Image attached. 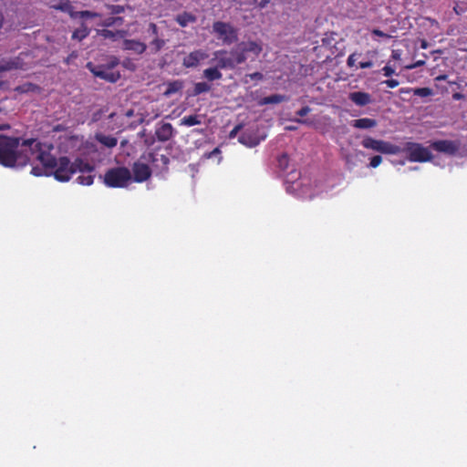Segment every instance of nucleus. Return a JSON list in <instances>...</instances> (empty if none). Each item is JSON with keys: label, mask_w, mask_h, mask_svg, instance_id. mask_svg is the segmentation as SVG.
I'll return each mask as SVG.
<instances>
[{"label": "nucleus", "mask_w": 467, "mask_h": 467, "mask_svg": "<svg viewBox=\"0 0 467 467\" xmlns=\"http://www.w3.org/2000/svg\"><path fill=\"white\" fill-rule=\"evenodd\" d=\"M87 67L95 77L104 79L110 83H115L120 78L119 72L112 70L107 65L96 66L93 63L88 62L87 64Z\"/></svg>", "instance_id": "0eeeda50"}, {"label": "nucleus", "mask_w": 467, "mask_h": 467, "mask_svg": "<svg viewBox=\"0 0 467 467\" xmlns=\"http://www.w3.org/2000/svg\"><path fill=\"white\" fill-rule=\"evenodd\" d=\"M348 99L351 102L359 107L367 106L372 102L371 95L363 91L350 92Z\"/></svg>", "instance_id": "f8f14e48"}, {"label": "nucleus", "mask_w": 467, "mask_h": 467, "mask_svg": "<svg viewBox=\"0 0 467 467\" xmlns=\"http://www.w3.org/2000/svg\"><path fill=\"white\" fill-rule=\"evenodd\" d=\"M372 67H373V62L371 60L361 61L358 64V67H360V68H370Z\"/></svg>", "instance_id": "09e8293b"}, {"label": "nucleus", "mask_w": 467, "mask_h": 467, "mask_svg": "<svg viewBox=\"0 0 467 467\" xmlns=\"http://www.w3.org/2000/svg\"><path fill=\"white\" fill-rule=\"evenodd\" d=\"M424 61L423 60H419L417 62H415L412 66H408L407 67L408 68H415V67H420V66H423L424 65Z\"/></svg>", "instance_id": "864d4df0"}, {"label": "nucleus", "mask_w": 467, "mask_h": 467, "mask_svg": "<svg viewBox=\"0 0 467 467\" xmlns=\"http://www.w3.org/2000/svg\"><path fill=\"white\" fill-rule=\"evenodd\" d=\"M335 33H331L330 35L326 34V36L322 38V45L327 47H332L336 44V39L334 38Z\"/></svg>", "instance_id": "4c0bfd02"}, {"label": "nucleus", "mask_w": 467, "mask_h": 467, "mask_svg": "<svg viewBox=\"0 0 467 467\" xmlns=\"http://www.w3.org/2000/svg\"><path fill=\"white\" fill-rule=\"evenodd\" d=\"M212 88L211 85L206 82H198L194 84L193 87V95L197 96L202 93H205L210 91Z\"/></svg>", "instance_id": "c85d7f7f"}, {"label": "nucleus", "mask_w": 467, "mask_h": 467, "mask_svg": "<svg viewBox=\"0 0 467 467\" xmlns=\"http://www.w3.org/2000/svg\"><path fill=\"white\" fill-rule=\"evenodd\" d=\"M23 148L19 138L0 135V164L8 168L26 166L28 156Z\"/></svg>", "instance_id": "f03ea898"}, {"label": "nucleus", "mask_w": 467, "mask_h": 467, "mask_svg": "<svg viewBox=\"0 0 467 467\" xmlns=\"http://www.w3.org/2000/svg\"><path fill=\"white\" fill-rule=\"evenodd\" d=\"M23 146V150L28 156V163L36 161L42 166H34L32 168L31 173L35 176L53 174L56 180L67 182L76 172L90 173L95 170L92 164L79 158L76 159L73 162H70L67 157L56 159L51 154L54 146L42 143L36 139L24 140Z\"/></svg>", "instance_id": "f257e3e1"}, {"label": "nucleus", "mask_w": 467, "mask_h": 467, "mask_svg": "<svg viewBox=\"0 0 467 467\" xmlns=\"http://www.w3.org/2000/svg\"><path fill=\"white\" fill-rule=\"evenodd\" d=\"M240 44L244 55H246L247 57L250 54H252L254 57H257L263 51L262 45L255 41H243Z\"/></svg>", "instance_id": "2eb2a0df"}, {"label": "nucleus", "mask_w": 467, "mask_h": 467, "mask_svg": "<svg viewBox=\"0 0 467 467\" xmlns=\"http://www.w3.org/2000/svg\"><path fill=\"white\" fill-rule=\"evenodd\" d=\"M24 67L23 59L20 57L3 60L0 63V73L9 71L12 69H21Z\"/></svg>", "instance_id": "dca6fc26"}, {"label": "nucleus", "mask_w": 467, "mask_h": 467, "mask_svg": "<svg viewBox=\"0 0 467 467\" xmlns=\"http://www.w3.org/2000/svg\"><path fill=\"white\" fill-rule=\"evenodd\" d=\"M119 64V58H117L116 57H112L110 58V60L109 61V63L107 64V66H108L109 67H110V68L113 70V68H114L116 66H118Z\"/></svg>", "instance_id": "49530a36"}, {"label": "nucleus", "mask_w": 467, "mask_h": 467, "mask_svg": "<svg viewBox=\"0 0 467 467\" xmlns=\"http://www.w3.org/2000/svg\"><path fill=\"white\" fill-rule=\"evenodd\" d=\"M101 15L97 12H92L89 10H84V11H72V14H70V17L72 18H95V17H100Z\"/></svg>", "instance_id": "a878e982"}, {"label": "nucleus", "mask_w": 467, "mask_h": 467, "mask_svg": "<svg viewBox=\"0 0 467 467\" xmlns=\"http://www.w3.org/2000/svg\"><path fill=\"white\" fill-rule=\"evenodd\" d=\"M131 181L130 171L126 167L109 169L104 174V183L109 188H123Z\"/></svg>", "instance_id": "7ed1b4c3"}, {"label": "nucleus", "mask_w": 467, "mask_h": 467, "mask_svg": "<svg viewBox=\"0 0 467 467\" xmlns=\"http://www.w3.org/2000/svg\"><path fill=\"white\" fill-rule=\"evenodd\" d=\"M372 35L374 36H380V37H385V38H389L390 36L384 33L383 31L379 30V29H373L372 30Z\"/></svg>", "instance_id": "de8ad7c7"}, {"label": "nucleus", "mask_w": 467, "mask_h": 467, "mask_svg": "<svg viewBox=\"0 0 467 467\" xmlns=\"http://www.w3.org/2000/svg\"><path fill=\"white\" fill-rule=\"evenodd\" d=\"M401 57V51L399 49H394L391 52V58L393 60H400Z\"/></svg>", "instance_id": "3c124183"}, {"label": "nucleus", "mask_w": 467, "mask_h": 467, "mask_svg": "<svg viewBox=\"0 0 467 467\" xmlns=\"http://www.w3.org/2000/svg\"><path fill=\"white\" fill-rule=\"evenodd\" d=\"M412 93L415 96L424 98V97H429V96L432 95V89L430 88H413Z\"/></svg>", "instance_id": "f704fd0d"}, {"label": "nucleus", "mask_w": 467, "mask_h": 467, "mask_svg": "<svg viewBox=\"0 0 467 467\" xmlns=\"http://www.w3.org/2000/svg\"><path fill=\"white\" fill-rule=\"evenodd\" d=\"M383 83L388 87V88H394L396 87L399 86L400 82L397 80V79H387L385 81H383Z\"/></svg>", "instance_id": "a18cd8bd"}, {"label": "nucleus", "mask_w": 467, "mask_h": 467, "mask_svg": "<svg viewBox=\"0 0 467 467\" xmlns=\"http://www.w3.org/2000/svg\"><path fill=\"white\" fill-rule=\"evenodd\" d=\"M447 75H440L435 79L438 81L446 80Z\"/></svg>", "instance_id": "bf43d9fd"}, {"label": "nucleus", "mask_w": 467, "mask_h": 467, "mask_svg": "<svg viewBox=\"0 0 467 467\" xmlns=\"http://www.w3.org/2000/svg\"><path fill=\"white\" fill-rule=\"evenodd\" d=\"M401 152L407 153V158L411 162H426L432 160L431 150L417 142H407Z\"/></svg>", "instance_id": "39448f33"}, {"label": "nucleus", "mask_w": 467, "mask_h": 467, "mask_svg": "<svg viewBox=\"0 0 467 467\" xmlns=\"http://www.w3.org/2000/svg\"><path fill=\"white\" fill-rule=\"evenodd\" d=\"M197 17L190 12H182L175 16V21L182 26L185 27L190 24L195 23Z\"/></svg>", "instance_id": "412c9836"}, {"label": "nucleus", "mask_w": 467, "mask_h": 467, "mask_svg": "<svg viewBox=\"0 0 467 467\" xmlns=\"http://www.w3.org/2000/svg\"><path fill=\"white\" fill-rule=\"evenodd\" d=\"M203 77L209 81L219 80L223 78L220 68L215 65L203 70Z\"/></svg>", "instance_id": "4be33fe9"}, {"label": "nucleus", "mask_w": 467, "mask_h": 467, "mask_svg": "<svg viewBox=\"0 0 467 467\" xmlns=\"http://www.w3.org/2000/svg\"><path fill=\"white\" fill-rule=\"evenodd\" d=\"M212 61H215V65L220 69H234L235 67L232 60L231 54H229L225 49L215 51Z\"/></svg>", "instance_id": "9d476101"}, {"label": "nucleus", "mask_w": 467, "mask_h": 467, "mask_svg": "<svg viewBox=\"0 0 467 467\" xmlns=\"http://www.w3.org/2000/svg\"><path fill=\"white\" fill-rule=\"evenodd\" d=\"M213 33L223 44L230 46L238 39L237 29L230 23L215 21L213 24Z\"/></svg>", "instance_id": "20e7f679"}, {"label": "nucleus", "mask_w": 467, "mask_h": 467, "mask_svg": "<svg viewBox=\"0 0 467 467\" xmlns=\"http://www.w3.org/2000/svg\"><path fill=\"white\" fill-rule=\"evenodd\" d=\"M148 37L156 36L159 35V28L155 23H150L147 28Z\"/></svg>", "instance_id": "58836bf2"}, {"label": "nucleus", "mask_w": 467, "mask_h": 467, "mask_svg": "<svg viewBox=\"0 0 467 467\" xmlns=\"http://www.w3.org/2000/svg\"><path fill=\"white\" fill-rule=\"evenodd\" d=\"M285 190L287 192H291V189H292V185L291 183L287 181V180H285Z\"/></svg>", "instance_id": "5fc2aeb1"}, {"label": "nucleus", "mask_w": 467, "mask_h": 467, "mask_svg": "<svg viewBox=\"0 0 467 467\" xmlns=\"http://www.w3.org/2000/svg\"><path fill=\"white\" fill-rule=\"evenodd\" d=\"M361 145L365 149L372 150L383 154H400L402 151L401 147L398 145L382 140H376L368 136L363 139Z\"/></svg>", "instance_id": "423d86ee"}, {"label": "nucleus", "mask_w": 467, "mask_h": 467, "mask_svg": "<svg viewBox=\"0 0 467 467\" xmlns=\"http://www.w3.org/2000/svg\"><path fill=\"white\" fill-rule=\"evenodd\" d=\"M77 181L79 184L81 185H86V186H89L93 183L94 182V176L91 175V174H88V175H79L78 178H77Z\"/></svg>", "instance_id": "c9c22d12"}, {"label": "nucleus", "mask_w": 467, "mask_h": 467, "mask_svg": "<svg viewBox=\"0 0 467 467\" xmlns=\"http://www.w3.org/2000/svg\"><path fill=\"white\" fill-rule=\"evenodd\" d=\"M96 140L102 145L108 148H113L117 145L118 140L117 138L109 135L98 134L96 135Z\"/></svg>", "instance_id": "b1692460"}, {"label": "nucleus", "mask_w": 467, "mask_h": 467, "mask_svg": "<svg viewBox=\"0 0 467 467\" xmlns=\"http://www.w3.org/2000/svg\"><path fill=\"white\" fill-rule=\"evenodd\" d=\"M133 180L136 182H143L151 176V170L146 163L136 161L132 165Z\"/></svg>", "instance_id": "9b49d317"}, {"label": "nucleus", "mask_w": 467, "mask_h": 467, "mask_svg": "<svg viewBox=\"0 0 467 467\" xmlns=\"http://www.w3.org/2000/svg\"><path fill=\"white\" fill-rule=\"evenodd\" d=\"M48 5L52 9L67 13L69 16L73 11V6L69 0H51Z\"/></svg>", "instance_id": "f3484780"}, {"label": "nucleus", "mask_w": 467, "mask_h": 467, "mask_svg": "<svg viewBox=\"0 0 467 467\" xmlns=\"http://www.w3.org/2000/svg\"><path fill=\"white\" fill-rule=\"evenodd\" d=\"M89 34V29L82 24L80 27L77 28L72 34V39H76L78 41L86 38Z\"/></svg>", "instance_id": "bb28decb"}, {"label": "nucleus", "mask_w": 467, "mask_h": 467, "mask_svg": "<svg viewBox=\"0 0 467 467\" xmlns=\"http://www.w3.org/2000/svg\"><path fill=\"white\" fill-rule=\"evenodd\" d=\"M182 82H180L178 80L169 82L167 89L165 91V95H171L175 92H178L180 89H182Z\"/></svg>", "instance_id": "473e14b6"}, {"label": "nucleus", "mask_w": 467, "mask_h": 467, "mask_svg": "<svg viewBox=\"0 0 467 467\" xmlns=\"http://www.w3.org/2000/svg\"><path fill=\"white\" fill-rule=\"evenodd\" d=\"M163 159L165 160V162L168 161V158L163 156Z\"/></svg>", "instance_id": "680f3d73"}, {"label": "nucleus", "mask_w": 467, "mask_h": 467, "mask_svg": "<svg viewBox=\"0 0 467 467\" xmlns=\"http://www.w3.org/2000/svg\"><path fill=\"white\" fill-rule=\"evenodd\" d=\"M431 147L436 151L453 156L459 151L461 142L458 140H441L433 141Z\"/></svg>", "instance_id": "6e6552de"}, {"label": "nucleus", "mask_w": 467, "mask_h": 467, "mask_svg": "<svg viewBox=\"0 0 467 467\" xmlns=\"http://www.w3.org/2000/svg\"><path fill=\"white\" fill-rule=\"evenodd\" d=\"M173 127L169 122L161 123L155 130V136L159 141L165 142L173 136Z\"/></svg>", "instance_id": "ddd939ff"}, {"label": "nucleus", "mask_w": 467, "mask_h": 467, "mask_svg": "<svg viewBox=\"0 0 467 467\" xmlns=\"http://www.w3.org/2000/svg\"><path fill=\"white\" fill-rule=\"evenodd\" d=\"M310 111V109L308 107H304L301 109H299L296 114L300 117L306 116Z\"/></svg>", "instance_id": "603ef678"}, {"label": "nucleus", "mask_w": 467, "mask_h": 467, "mask_svg": "<svg viewBox=\"0 0 467 467\" xmlns=\"http://www.w3.org/2000/svg\"><path fill=\"white\" fill-rule=\"evenodd\" d=\"M382 72H383V75L385 77H390L392 76L394 73H395V69L389 66V64H387L383 68H382Z\"/></svg>", "instance_id": "c03bdc74"}, {"label": "nucleus", "mask_w": 467, "mask_h": 467, "mask_svg": "<svg viewBox=\"0 0 467 467\" xmlns=\"http://www.w3.org/2000/svg\"><path fill=\"white\" fill-rule=\"evenodd\" d=\"M201 123H202V116L201 115L184 116L180 120V125L186 126V127L200 125Z\"/></svg>", "instance_id": "5701e85b"}, {"label": "nucleus", "mask_w": 467, "mask_h": 467, "mask_svg": "<svg viewBox=\"0 0 467 467\" xmlns=\"http://www.w3.org/2000/svg\"><path fill=\"white\" fill-rule=\"evenodd\" d=\"M40 87L34 84V83H31V82H26V83H24L22 85H19L17 86L15 90L18 93H21V94H24V93H30V92H39L40 91Z\"/></svg>", "instance_id": "393cba45"}, {"label": "nucleus", "mask_w": 467, "mask_h": 467, "mask_svg": "<svg viewBox=\"0 0 467 467\" xmlns=\"http://www.w3.org/2000/svg\"><path fill=\"white\" fill-rule=\"evenodd\" d=\"M420 47L423 48V49H426L428 47V42L426 40H421L420 41Z\"/></svg>", "instance_id": "13d9d810"}, {"label": "nucleus", "mask_w": 467, "mask_h": 467, "mask_svg": "<svg viewBox=\"0 0 467 467\" xmlns=\"http://www.w3.org/2000/svg\"><path fill=\"white\" fill-rule=\"evenodd\" d=\"M98 35L106 38V39H115L117 36H120V31H112L107 28L98 30Z\"/></svg>", "instance_id": "2f4dec72"}, {"label": "nucleus", "mask_w": 467, "mask_h": 467, "mask_svg": "<svg viewBox=\"0 0 467 467\" xmlns=\"http://www.w3.org/2000/svg\"><path fill=\"white\" fill-rule=\"evenodd\" d=\"M209 57L207 51L203 49H196L189 53L182 59V66L186 68H192L199 66V64Z\"/></svg>", "instance_id": "1a4fd4ad"}, {"label": "nucleus", "mask_w": 467, "mask_h": 467, "mask_svg": "<svg viewBox=\"0 0 467 467\" xmlns=\"http://www.w3.org/2000/svg\"><path fill=\"white\" fill-rule=\"evenodd\" d=\"M123 49L132 51L137 55L143 54L147 49V45L136 39H125L123 41Z\"/></svg>", "instance_id": "4468645a"}, {"label": "nucleus", "mask_w": 467, "mask_h": 467, "mask_svg": "<svg viewBox=\"0 0 467 467\" xmlns=\"http://www.w3.org/2000/svg\"><path fill=\"white\" fill-rule=\"evenodd\" d=\"M263 78H264V76L262 73L254 72V73L246 74L244 76V82L247 84L250 81H254V80L259 81V80H262Z\"/></svg>", "instance_id": "e433bc0d"}, {"label": "nucleus", "mask_w": 467, "mask_h": 467, "mask_svg": "<svg viewBox=\"0 0 467 467\" xmlns=\"http://www.w3.org/2000/svg\"><path fill=\"white\" fill-rule=\"evenodd\" d=\"M285 97L281 95H271L265 97L262 99L260 104L261 105H267V104H277L284 100Z\"/></svg>", "instance_id": "c756f323"}, {"label": "nucleus", "mask_w": 467, "mask_h": 467, "mask_svg": "<svg viewBox=\"0 0 467 467\" xmlns=\"http://www.w3.org/2000/svg\"><path fill=\"white\" fill-rule=\"evenodd\" d=\"M351 126L356 129L368 130L377 126V121L374 119L362 118L351 121Z\"/></svg>", "instance_id": "aec40b11"}, {"label": "nucleus", "mask_w": 467, "mask_h": 467, "mask_svg": "<svg viewBox=\"0 0 467 467\" xmlns=\"http://www.w3.org/2000/svg\"><path fill=\"white\" fill-rule=\"evenodd\" d=\"M289 166V155L286 153L282 154L277 159V167L281 172H285Z\"/></svg>", "instance_id": "7c9ffc66"}, {"label": "nucleus", "mask_w": 467, "mask_h": 467, "mask_svg": "<svg viewBox=\"0 0 467 467\" xmlns=\"http://www.w3.org/2000/svg\"><path fill=\"white\" fill-rule=\"evenodd\" d=\"M361 54L359 53H352L348 56L347 59V65L348 67H353L356 66L357 58L358 57H360Z\"/></svg>", "instance_id": "a19ab883"}, {"label": "nucleus", "mask_w": 467, "mask_h": 467, "mask_svg": "<svg viewBox=\"0 0 467 467\" xmlns=\"http://www.w3.org/2000/svg\"><path fill=\"white\" fill-rule=\"evenodd\" d=\"M413 88H402L400 89V93L402 94V93H410L412 92Z\"/></svg>", "instance_id": "4d7b16f0"}, {"label": "nucleus", "mask_w": 467, "mask_h": 467, "mask_svg": "<svg viewBox=\"0 0 467 467\" xmlns=\"http://www.w3.org/2000/svg\"><path fill=\"white\" fill-rule=\"evenodd\" d=\"M108 8L111 15H119L125 11L124 6L119 5H109Z\"/></svg>", "instance_id": "ea45409f"}, {"label": "nucleus", "mask_w": 467, "mask_h": 467, "mask_svg": "<svg viewBox=\"0 0 467 467\" xmlns=\"http://www.w3.org/2000/svg\"><path fill=\"white\" fill-rule=\"evenodd\" d=\"M382 162V157L380 155H375L370 159L369 167L377 168Z\"/></svg>", "instance_id": "37998d69"}, {"label": "nucleus", "mask_w": 467, "mask_h": 467, "mask_svg": "<svg viewBox=\"0 0 467 467\" xmlns=\"http://www.w3.org/2000/svg\"><path fill=\"white\" fill-rule=\"evenodd\" d=\"M123 24V18L120 16H109L105 18L99 25L104 27L113 26L115 25L121 26Z\"/></svg>", "instance_id": "cd10ccee"}, {"label": "nucleus", "mask_w": 467, "mask_h": 467, "mask_svg": "<svg viewBox=\"0 0 467 467\" xmlns=\"http://www.w3.org/2000/svg\"><path fill=\"white\" fill-rule=\"evenodd\" d=\"M242 126L241 125H237L235 126L229 133V138L230 139H234L236 137L237 133L239 132V130H241Z\"/></svg>", "instance_id": "8fccbe9b"}, {"label": "nucleus", "mask_w": 467, "mask_h": 467, "mask_svg": "<svg viewBox=\"0 0 467 467\" xmlns=\"http://www.w3.org/2000/svg\"><path fill=\"white\" fill-rule=\"evenodd\" d=\"M228 53L231 54L232 60L235 67L247 60V56L244 55L240 43L234 48L231 49V51H228Z\"/></svg>", "instance_id": "a211bd4d"}, {"label": "nucleus", "mask_w": 467, "mask_h": 467, "mask_svg": "<svg viewBox=\"0 0 467 467\" xmlns=\"http://www.w3.org/2000/svg\"><path fill=\"white\" fill-rule=\"evenodd\" d=\"M239 141L244 144V145H246V146H249V147H254V146H256L258 144V141L255 140H252L250 138V136L246 133H243L240 137H239Z\"/></svg>", "instance_id": "72a5a7b5"}, {"label": "nucleus", "mask_w": 467, "mask_h": 467, "mask_svg": "<svg viewBox=\"0 0 467 467\" xmlns=\"http://www.w3.org/2000/svg\"><path fill=\"white\" fill-rule=\"evenodd\" d=\"M11 127L7 123L0 124V130H9Z\"/></svg>", "instance_id": "6e6d98bb"}, {"label": "nucleus", "mask_w": 467, "mask_h": 467, "mask_svg": "<svg viewBox=\"0 0 467 467\" xmlns=\"http://www.w3.org/2000/svg\"><path fill=\"white\" fill-rule=\"evenodd\" d=\"M151 40L149 42L147 47H149L151 54L160 52L166 45V40L162 38L160 34L156 36H151Z\"/></svg>", "instance_id": "6ab92c4d"}, {"label": "nucleus", "mask_w": 467, "mask_h": 467, "mask_svg": "<svg viewBox=\"0 0 467 467\" xmlns=\"http://www.w3.org/2000/svg\"><path fill=\"white\" fill-rule=\"evenodd\" d=\"M460 97H461V94H459V93H456V94L453 95L454 99H459Z\"/></svg>", "instance_id": "052dcab7"}, {"label": "nucleus", "mask_w": 467, "mask_h": 467, "mask_svg": "<svg viewBox=\"0 0 467 467\" xmlns=\"http://www.w3.org/2000/svg\"><path fill=\"white\" fill-rule=\"evenodd\" d=\"M121 65L130 71H135L137 68L135 63L130 58H125Z\"/></svg>", "instance_id": "79ce46f5"}]
</instances>
